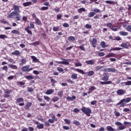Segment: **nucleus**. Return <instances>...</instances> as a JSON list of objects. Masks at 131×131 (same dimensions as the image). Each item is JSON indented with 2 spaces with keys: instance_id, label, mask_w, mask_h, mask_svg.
<instances>
[{
  "instance_id": "obj_1",
  "label": "nucleus",
  "mask_w": 131,
  "mask_h": 131,
  "mask_svg": "<svg viewBox=\"0 0 131 131\" xmlns=\"http://www.w3.org/2000/svg\"><path fill=\"white\" fill-rule=\"evenodd\" d=\"M101 80H103V81H100L99 83L102 85H104V84H111L112 83V81H108L109 80V74L108 73H104L103 74Z\"/></svg>"
},
{
  "instance_id": "obj_2",
  "label": "nucleus",
  "mask_w": 131,
  "mask_h": 131,
  "mask_svg": "<svg viewBox=\"0 0 131 131\" xmlns=\"http://www.w3.org/2000/svg\"><path fill=\"white\" fill-rule=\"evenodd\" d=\"M131 101L130 97H127L125 99H123L119 101L117 104L116 106H119V107H122L123 108L126 106V103H129Z\"/></svg>"
},
{
  "instance_id": "obj_3",
  "label": "nucleus",
  "mask_w": 131,
  "mask_h": 131,
  "mask_svg": "<svg viewBox=\"0 0 131 131\" xmlns=\"http://www.w3.org/2000/svg\"><path fill=\"white\" fill-rule=\"evenodd\" d=\"M81 111L83 113L85 114L87 116H91V114L92 113V110L90 108H89V107H86L85 106H83L81 108Z\"/></svg>"
},
{
  "instance_id": "obj_4",
  "label": "nucleus",
  "mask_w": 131,
  "mask_h": 131,
  "mask_svg": "<svg viewBox=\"0 0 131 131\" xmlns=\"http://www.w3.org/2000/svg\"><path fill=\"white\" fill-rule=\"evenodd\" d=\"M81 111L83 113L85 114L87 116H91V114L92 113V110L90 108H89V107H86L85 106H83L81 108Z\"/></svg>"
},
{
  "instance_id": "obj_5",
  "label": "nucleus",
  "mask_w": 131,
  "mask_h": 131,
  "mask_svg": "<svg viewBox=\"0 0 131 131\" xmlns=\"http://www.w3.org/2000/svg\"><path fill=\"white\" fill-rule=\"evenodd\" d=\"M31 28H34V24H33V22H31L30 23V26H28L25 28V31H26L28 34H30V35H32V31L30 30Z\"/></svg>"
},
{
  "instance_id": "obj_6",
  "label": "nucleus",
  "mask_w": 131,
  "mask_h": 131,
  "mask_svg": "<svg viewBox=\"0 0 131 131\" xmlns=\"http://www.w3.org/2000/svg\"><path fill=\"white\" fill-rule=\"evenodd\" d=\"M29 67H30V65H27L22 67L21 71H23V72H30V71H32V70H33V68H29Z\"/></svg>"
},
{
  "instance_id": "obj_7",
  "label": "nucleus",
  "mask_w": 131,
  "mask_h": 131,
  "mask_svg": "<svg viewBox=\"0 0 131 131\" xmlns=\"http://www.w3.org/2000/svg\"><path fill=\"white\" fill-rule=\"evenodd\" d=\"M11 93H12V91L8 90V89H6L4 90V98H10V97H11Z\"/></svg>"
},
{
  "instance_id": "obj_8",
  "label": "nucleus",
  "mask_w": 131,
  "mask_h": 131,
  "mask_svg": "<svg viewBox=\"0 0 131 131\" xmlns=\"http://www.w3.org/2000/svg\"><path fill=\"white\" fill-rule=\"evenodd\" d=\"M19 8H20V6H18L16 5H13V10H14V12L16 13V14H18L19 13H21Z\"/></svg>"
},
{
  "instance_id": "obj_9",
  "label": "nucleus",
  "mask_w": 131,
  "mask_h": 131,
  "mask_svg": "<svg viewBox=\"0 0 131 131\" xmlns=\"http://www.w3.org/2000/svg\"><path fill=\"white\" fill-rule=\"evenodd\" d=\"M61 60H62L63 61H56V63H58V64H64V65H69V62L67 61H68V59H65V58H61Z\"/></svg>"
},
{
  "instance_id": "obj_10",
  "label": "nucleus",
  "mask_w": 131,
  "mask_h": 131,
  "mask_svg": "<svg viewBox=\"0 0 131 131\" xmlns=\"http://www.w3.org/2000/svg\"><path fill=\"white\" fill-rule=\"evenodd\" d=\"M16 101L18 103H19V106H24V105H25V103H24V99L22 97L17 98ZM21 102H23L21 103Z\"/></svg>"
},
{
  "instance_id": "obj_11",
  "label": "nucleus",
  "mask_w": 131,
  "mask_h": 131,
  "mask_svg": "<svg viewBox=\"0 0 131 131\" xmlns=\"http://www.w3.org/2000/svg\"><path fill=\"white\" fill-rule=\"evenodd\" d=\"M98 42V40L96 38H93L91 41V46L93 48H96L97 47V43Z\"/></svg>"
},
{
  "instance_id": "obj_12",
  "label": "nucleus",
  "mask_w": 131,
  "mask_h": 131,
  "mask_svg": "<svg viewBox=\"0 0 131 131\" xmlns=\"http://www.w3.org/2000/svg\"><path fill=\"white\" fill-rule=\"evenodd\" d=\"M31 59H32V62H34V63H39V60L34 56H31Z\"/></svg>"
},
{
  "instance_id": "obj_13",
  "label": "nucleus",
  "mask_w": 131,
  "mask_h": 131,
  "mask_svg": "<svg viewBox=\"0 0 131 131\" xmlns=\"http://www.w3.org/2000/svg\"><path fill=\"white\" fill-rule=\"evenodd\" d=\"M32 106V102H28L26 105H25V109L26 110H29V108Z\"/></svg>"
},
{
  "instance_id": "obj_14",
  "label": "nucleus",
  "mask_w": 131,
  "mask_h": 131,
  "mask_svg": "<svg viewBox=\"0 0 131 131\" xmlns=\"http://www.w3.org/2000/svg\"><path fill=\"white\" fill-rule=\"evenodd\" d=\"M55 92V90L54 89H50L48 90L46 92V95H52L53 93Z\"/></svg>"
},
{
  "instance_id": "obj_15",
  "label": "nucleus",
  "mask_w": 131,
  "mask_h": 131,
  "mask_svg": "<svg viewBox=\"0 0 131 131\" xmlns=\"http://www.w3.org/2000/svg\"><path fill=\"white\" fill-rule=\"evenodd\" d=\"M35 20V24H37V25H40L41 26L42 23H41V21H40V20H39V19H38V18H34Z\"/></svg>"
},
{
  "instance_id": "obj_16",
  "label": "nucleus",
  "mask_w": 131,
  "mask_h": 131,
  "mask_svg": "<svg viewBox=\"0 0 131 131\" xmlns=\"http://www.w3.org/2000/svg\"><path fill=\"white\" fill-rule=\"evenodd\" d=\"M117 94L119 96H122L124 94V91L122 89H120L117 91Z\"/></svg>"
},
{
  "instance_id": "obj_17",
  "label": "nucleus",
  "mask_w": 131,
  "mask_h": 131,
  "mask_svg": "<svg viewBox=\"0 0 131 131\" xmlns=\"http://www.w3.org/2000/svg\"><path fill=\"white\" fill-rule=\"evenodd\" d=\"M50 81L51 82L52 86H55V84L58 82L57 80H55L54 78H51Z\"/></svg>"
},
{
  "instance_id": "obj_18",
  "label": "nucleus",
  "mask_w": 131,
  "mask_h": 131,
  "mask_svg": "<svg viewBox=\"0 0 131 131\" xmlns=\"http://www.w3.org/2000/svg\"><path fill=\"white\" fill-rule=\"evenodd\" d=\"M85 63L88 64V65H94V64H95V61L93 60H86L85 61Z\"/></svg>"
},
{
  "instance_id": "obj_19",
  "label": "nucleus",
  "mask_w": 131,
  "mask_h": 131,
  "mask_svg": "<svg viewBox=\"0 0 131 131\" xmlns=\"http://www.w3.org/2000/svg\"><path fill=\"white\" fill-rule=\"evenodd\" d=\"M8 66H9L10 68H11V69H14V70L18 69V67H17V66L16 65L9 64H8Z\"/></svg>"
},
{
  "instance_id": "obj_20",
  "label": "nucleus",
  "mask_w": 131,
  "mask_h": 131,
  "mask_svg": "<svg viewBox=\"0 0 131 131\" xmlns=\"http://www.w3.org/2000/svg\"><path fill=\"white\" fill-rule=\"evenodd\" d=\"M75 99H76V96H72V97L70 96L67 97V100H68L69 101H73V100H75Z\"/></svg>"
},
{
  "instance_id": "obj_21",
  "label": "nucleus",
  "mask_w": 131,
  "mask_h": 131,
  "mask_svg": "<svg viewBox=\"0 0 131 131\" xmlns=\"http://www.w3.org/2000/svg\"><path fill=\"white\" fill-rule=\"evenodd\" d=\"M119 34L122 36H126V35H128V33L124 31H120L119 32Z\"/></svg>"
},
{
  "instance_id": "obj_22",
  "label": "nucleus",
  "mask_w": 131,
  "mask_h": 131,
  "mask_svg": "<svg viewBox=\"0 0 131 131\" xmlns=\"http://www.w3.org/2000/svg\"><path fill=\"white\" fill-rule=\"evenodd\" d=\"M68 40L69 41H74L75 40V37H74L73 36H70L68 38Z\"/></svg>"
},
{
  "instance_id": "obj_23",
  "label": "nucleus",
  "mask_w": 131,
  "mask_h": 131,
  "mask_svg": "<svg viewBox=\"0 0 131 131\" xmlns=\"http://www.w3.org/2000/svg\"><path fill=\"white\" fill-rule=\"evenodd\" d=\"M76 71L79 73H81V74H86V73H85V72L83 71V70L81 69H76Z\"/></svg>"
},
{
  "instance_id": "obj_24",
  "label": "nucleus",
  "mask_w": 131,
  "mask_h": 131,
  "mask_svg": "<svg viewBox=\"0 0 131 131\" xmlns=\"http://www.w3.org/2000/svg\"><path fill=\"white\" fill-rule=\"evenodd\" d=\"M120 46L124 49H128V47H129L126 43H122L121 44Z\"/></svg>"
},
{
  "instance_id": "obj_25",
  "label": "nucleus",
  "mask_w": 131,
  "mask_h": 131,
  "mask_svg": "<svg viewBox=\"0 0 131 131\" xmlns=\"http://www.w3.org/2000/svg\"><path fill=\"white\" fill-rule=\"evenodd\" d=\"M15 14H16V12L12 11L11 13L8 14V15L7 16V18H8L9 19L11 18H13V16H14V15H15Z\"/></svg>"
},
{
  "instance_id": "obj_26",
  "label": "nucleus",
  "mask_w": 131,
  "mask_h": 131,
  "mask_svg": "<svg viewBox=\"0 0 131 131\" xmlns=\"http://www.w3.org/2000/svg\"><path fill=\"white\" fill-rule=\"evenodd\" d=\"M106 130L107 131H115V129L112 127L111 126H106Z\"/></svg>"
},
{
  "instance_id": "obj_27",
  "label": "nucleus",
  "mask_w": 131,
  "mask_h": 131,
  "mask_svg": "<svg viewBox=\"0 0 131 131\" xmlns=\"http://www.w3.org/2000/svg\"><path fill=\"white\" fill-rule=\"evenodd\" d=\"M77 74L73 73L71 76V78L72 79H75V80L77 79Z\"/></svg>"
},
{
  "instance_id": "obj_28",
  "label": "nucleus",
  "mask_w": 131,
  "mask_h": 131,
  "mask_svg": "<svg viewBox=\"0 0 131 131\" xmlns=\"http://www.w3.org/2000/svg\"><path fill=\"white\" fill-rule=\"evenodd\" d=\"M30 5H32V2H26L23 4L24 7H29Z\"/></svg>"
},
{
  "instance_id": "obj_29",
  "label": "nucleus",
  "mask_w": 131,
  "mask_h": 131,
  "mask_svg": "<svg viewBox=\"0 0 131 131\" xmlns=\"http://www.w3.org/2000/svg\"><path fill=\"white\" fill-rule=\"evenodd\" d=\"M73 124H75V125H76L77 126H79V125H80V123L79 121L76 120H75L74 121H73Z\"/></svg>"
},
{
  "instance_id": "obj_30",
  "label": "nucleus",
  "mask_w": 131,
  "mask_h": 131,
  "mask_svg": "<svg viewBox=\"0 0 131 131\" xmlns=\"http://www.w3.org/2000/svg\"><path fill=\"white\" fill-rule=\"evenodd\" d=\"M87 73L88 76H93V75L95 74V72H94V71H90L89 72H88Z\"/></svg>"
},
{
  "instance_id": "obj_31",
  "label": "nucleus",
  "mask_w": 131,
  "mask_h": 131,
  "mask_svg": "<svg viewBox=\"0 0 131 131\" xmlns=\"http://www.w3.org/2000/svg\"><path fill=\"white\" fill-rule=\"evenodd\" d=\"M97 88L95 86H91L90 88L89 89V92H88V94H91L92 92L95 91V90H96Z\"/></svg>"
},
{
  "instance_id": "obj_32",
  "label": "nucleus",
  "mask_w": 131,
  "mask_h": 131,
  "mask_svg": "<svg viewBox=\"0 0 131 131\" xmlns=\"http://www.w3.org/2000/svg\"><path fill=\"white\" fill-rule=\"evenodd\" d=\"M25 78H26V79H28V80H31L32 79H34V77L31 75H28V76H25Z\"/></svg>"
},
{
  "instance_id": "obj_33",
  "label": "nucleus",
  "mask_w": 131,
  "mask_h": 131,
  "mask_svg": "<svg viewBox=\"0 0 131 131\" xmlns=\"http://www.w3.org/2000/svg\"><path fill=\"white\" fill-rule=\"evenodd\" d=\"M107 71V72H116V69L115 68H108Z\"/></svg>"
},
{
  "instance_id": "obj_34",
  "label": "nucleus",
  "mask_w": 131,
  "mask_h": 131,
  "mask_svg": "<svg viewBox=\"0 0 131 131\" xmlns=\"http://www.w3.org/2000/svg\"><path fill=\"white\" fill-rule=\"evenodd\" d=\"M12 55H15V56H19L20 55V51L18 50H15L14 52L12 53Z\"/></svg>"
},
{
  "instance_id": "obj_35",
  "label": "nucleus",
  "mask_w": 131,
  "mask_h": 131,
  "mask_svg": "<svg viewBox=\"0 0 131 131\" xmlns=\"http://www.w3.org/2000/svg\"><path fill=\"white\" fill-rule=\"evenodd\" d=\"M15 15H16V17L15 18V19H16V21H20V20H21V16L20 15V14L16 13Z\"/></svg>"
},
{
  "instance_id": "obj_36",
  "label": "nucleus",
  "mask_w": 131,
  "mask_h": 131,
  "mask_svg": "<svg viewBox=\"0 0 131 131\" xmlns=\"http://www.w3.org/2000/svg\"><path fill=\"white\" fill-rule=\"evenodd\" d=\"M78 12L79 13V14H81L82 12H85V8H81L79 9H78Z\"/></svg>"
},
{
  "instance_id": "obj_37",
  "label": "nucleus",
  "mask_w": 131,
  "mask_h": 131,
  "mask_svg": "<svg viewBox=\"0 0 131 131\" xmlns=\"http://www.w3.org/2000/svg\"><path fill=\"white\" fill-rule=\"evenodd\" d=\"M95 15H96V13L91 12L89 13L88 17L89 18H92V17H94V16H95Z\"/></svg>"
},
{
  "instance_id": "obj_38",
  "label": "nucleus",
  "mask_w": 131,
  "mask_h": 131,
  "mask_svg": "<svg viewBox=\"0 0 131 131\" xmlns=\"http://www.w3.org/2000/svg\"><path fill=\"white\" fill-rule=\"evenodd\" d=\"M100 46L101 48H102L103 49H105V48L106 47V42H105V41H101L100 42Z\"/></svg>"
},
{
  "instance_id": "obj_39",
  "label": "nucleus",
  "mask_w": 131,
  "mask_h": 131,
  "mask_svg": "<svg viewBox=\"0 0 131 131\" xmlns=\"http://www.w3.org/2000/svg\"><path fill=\"white\" fill-rule=\"evenodd\" d=\"M32 45L34 47H35V46H39V45H40V41H37L34 42L32 43Z\"/></svg>"
},
{
  "instance_id": "obj_40",
  "label": "nucleus",
  "mask_w": 131,
  "mask_h": 131,
  "mask_svg": "<svg viewBox=\"0 0 131 131\" xmlns=\"http://www.w3.org/2000/svg\"><path fill=\"white\" fill-rule=\"evenodd\" d=\"M63 91H58L57 95L59 97V98L61 99L62 97H63Z\"/></svg>"
},
{
  "instance_id": "obj_41",
  "label": "nucleus",
  "mask_w": 131,
  "mask_h": 131,
  "mask_svg": "<svg viewBox=\"0 0 131 131\" xmlns=\"http://www.w3.org/2000/svg\"><path fill=\"white\" fill-rule=\"evenodd\" d=\"M11 33H13V34H19L20 32L17 30H13L11 31Z\"/></svg>"
},
{
  "instance_id": "obj_42",
  "label": "nucleus",
  "mask_w": 131,
  "mask_h": 131,
  "mask_svg": "<svg viewBox=\"0 0 131 131\" xmlns=\"http://www.w3.org/2000/svg\"><path fill=\"white\" fill-rule=\"evenodd\" d=\"M20 62L21 63H20V65H23L24 64H25V63H26L27 61H26V59L25 58H23L20 60Z\"/></svg>"
},
{
  "instance_id": "obj_43",
  "label": "nucleus",
  "mask_w": 131,
  "mask_h": 131,
  "mask_svg": "<svg viewBox=\"0 0 131 131\" xmlns=\"http://www.w3.org/2000/svg\"><path fill=\"white\" fill-rule=\"evenodd\" d=\"M37 127L38 128V129H42V128L44 127L43 124L37 125Z\"/></svg>"
},
{
  "instance_id": "obj_44",
  "label": "nucleus",
  "mask_w": 131,
  "mask_h": 131,
  "mask_svg": "<svg viewBox=\"0 0 131 131\" xmlns=\"http://www.w3.org/2000/svg\"><path fill=\"white\" fill-rule=\"evenodd\" d=\"M83 46H84V45H83L82 46H78L77 47V48H79V49L80 50H81V51H83V52H85V48L83 47Z\"/></svg>"
},
{
  "instance_id": "obj_45",
  "label": "nucleus",
  "mask_w": 131,
  "mask_h": 131,
  "mask_svg": "<svg viewBox=\"0 0 131 131\" xmlns=\"http://www.w3.org/2000/svg\"><path fill=\"white\" fill-rule=\"evenodd\" d=\"M106 4H109L110 5H114L115 2L112 1H105Z\"/></svg>"
},
{
  "instance_id": "obj_46",
  "label": "nucleus",
  "mask_w": 131,
  "mask_h": 131,
  "mask_svg": "<svg viewBox=\"0 0 131 131\" xmlns=\"http://www.w3.org/2000/svg\"><path fill=\"white\" fill-rule=\"evenodd\" d=\"M40 10H41V11H46L47 10H49V7H42L40 8Z\"/></svg>"
},
{
  "instance_id": "obj_47",
  "label": "nucleus",
  "mask_w": 131,
  "mask_h": 131,
  "mask_svg": "<svg viewBox=\"0 0 131 131\" xmlns=\"http://www.w3.org/2000/svg\"><path fill=\"white\" fill-rule=\"evenodd\" d=\"M125 128H126V127L123 125H122L121 126L119 127V129L120 130H123V129H125Z\"/></svg>"
},
{
  "instance_id": "obj_48",
  "label": "nucleus",
  "mask_w": 131,
  "mask_h": 131,
  "mask_svg": "<svg viewBox=\"0 0 131 131\" xmlns=\"http://www.w3.org/2000/svg\"><path fill=\"white\" fill-rule=\"evenodd\" d=\"M0 38L1 39H4V38H8V36L4 34L0 35Z\"/></svg>"
},
{
  "instance_id": "obj_49",
  "label": "nucleus",
  "mask_w": 131,
  "mask_h": 131,
  "mask_svg": "<svg viewBox=\"0 0 131 131\" xmlns=\"http://www.w3.org/2000/svg\"><path fill=\"white\" fill-rule=\"evenodd\" d=\"M59 97H55L53 98H52L53 102H57V101H59Z\"/></svg>"
},
{
  "instance_id": "obj_50",
  "label": "nucleus",
  "mask_w": 131,
  "mask_h": 131,
  "mask_svg": "<svg viewBox=\"0 0 131 131\" xmlns=\"http://www.w3.org/2000/svg\"><path fill=\"white\" fill-rule=\"evenodd\" d=\"M113 56H115V54H114V53H111L109 54H107L106 56V58H110V57H113Z\"/></svg>"
},
{
  "instance_id": "obj_51",
  "label": "nucleus",
  "mask_w": 131,
  "mask_h": 131,
  "mask_svg": "<svg viewBox=\"0 0 131 131\" xmlns=\"http://www.w3.org/2000/svg\"><path fill=\"white\" fill-rule=\"evenodd\" d=\"M43 98L45 100H46V101H47V102H50V100H51V98L47 96H44Z\"/></svg>"
},
{
  "instance_id": "obj_52",
  "label": "nucleus",
  "mask_w": 131,
  "mask_h": 131,
  "mask_svg": "<svg viewBox=\"0 0 131 131\" xmlns=\"http://www.w3.org/2000/svg\"><path fill=\"white\" fill-rule=\"evenodd\" d=\"M2 70H4V71H6V72H7V71H8V66H4L3 68H2Z\"/></svg>"
},
{
  "instance_id": "obj_53",
  "label": "nucleus",
  "mask_w": 131,
  "mask_h": 131,
  "mask_svg": "<svg viewBox=\"0 0 131 131\" xmlns=\"http://www.w3.org/2000/svg\"><path fill=\"white\" fill-rule=\"evenodd\" d=\"M64 122L67 123V124H70L71 123V121L70 120L67 119H64Z\"/></svg>"
},
{
  "instance_id": "obj_54",
  "label": "nucleus",
  "mask_w": 131,
  "mask_h": 131,
  "mask_svg": "<svg viewBox=\"0 0 131 131\" xmlns=\"http://www.w3.org/2000/svg\"><path fill=\"white\" fill-rule=\"evenodd\" d=\"M45 126H51V124H50V122L48 121H45Z\"/></svg>"
},
{
  "instance_id": "obj_55",
  "label": "nucleus",
  "mask_w": 131,
  "mask_h": 131,
  "mask_svg": "<svg viewBox=\"0 0 131 131\" xmlns=\"http://www.w3.org/2000/svg\"><path fill=\"white\" fill-rule=\"evenodd\" d=\"M85 27L86 28V29H91V28H92V25L86 24Z\"/></svg>"
},
{
  "instance_id": "obj_56",
  "label": "nucleus",
  "mask_w": 131,
  "mask_h": 131,
  "mask_svg": "<svg viewBox=\"0 0 131 131\" xmlns=\"http://www.w3.org/2000/svg\"><path fill=\"white\" fill-rule=\"evenodd\" d=\"M27 91L29 93H32L33 92V88L29 87L28 88Z\"/></svg>"
},
{
  "instance_id": "obj_57",
  "label": "nucleus",
  "mask_w": 131,
  "mask_h": 131,
  "mask_svg": "<svg viewBox=\"0 0 131 131\" xmlns=\"http://www.w3.org/2000/svg\"><path fill=\"white\" fill-rule=\"evenodd\" d=\"M98 56L99 57H103V56H105V53H104V52H99L98 53Z\"/></svg>"
},
{
  "instance_id": "obj_58",
  "label": "nucleus",
  "mask_w": 131,
  "mask_h": 131,
  "mask_svg": "<svg viewBox=\"0 0 131 131\" xmlns=\"http://www.w3.org/2000/svg\"><path fill=\"white\" fill-rule=\"evenodd\" d=\"M125 85H131V81H127V82H124Z\"/></svg>"
},
{
  "instance_id": "obj_59",
  "label": "nucleus",
  "mask_w": 131,
  "mask_h": 131,
  "mask_svg": "<svg viewBox=\"0 0 131 131\" xmlns=\"http://www.w3.org/2000/svg\"><path fill=\"white\" fill-rule=\"evenodd\" d=\"M56 17H57V20H60V19H61V18H62V14H58L56 15Z\"/></svg>"
},
{
  "instance_id": "obj_60",
  "label": "nucleus",
  "mask_w": 131,
  "mask_h": 131,
  "mask_svg": "<svg viewBox=\"0 0 131 131\" xmlns=\"http://www.w3.org/2000/svg\"><path fill=\"white\" fill-rule=\"evenodd\" d=\"M94 12H95V13H101V10L98 8H95L94 9Z\"/></svg>"
},
{
  "instance_id": "obj_61",
  "label": "nucleus",
  "mask_w": 131,
  "mask_h": 131,
  "mask_svg": "<svg viewBox=\"0 0 131 131\" xmlns=\"http://www.w3.org/2000/svg\"><path fill=\"white\" fill-rule=\"evenodd\" d=\"M53 30V31H59V27H54Z\"/></svg>"
},
{
  "instance_id": "obj_62",
  "label": "nucleus",
  "mask_w": 131,
  "mask_h": 131,
  "mask_svg": "<svg viewBox=\"0 0 131 131\" xmlns=\"http://www.w3.org/2000/svg\"><path fill=\"white\" fill-rule=\"evenodd\" d=\"M57 69L59 72H63V71H64V70L62 68L58 67Z\"/></svg>"
},
{
  "instance_id": "obj_63",
  "label": "nucleus",
  "mask_w": 131,
  "mask_h": 131,
  "mask_svg": "<svg viewBox=\"0 0 131 131\" xmlns=\"http://www.w3.org/2000/svg\"><path fill=\"white\" fill-rule=\"evenodd\" d=\"M118 40L119 41V40H121V38L119 36H115V40Z\"/></svg>"
},
{
  "instance_id": "obj_64",
  "label": "nucleus",
  "mask_w": 131,
  "mask_h": 131,
  "mask_svg": "<svg viewBox=\"0 0 131 131\" xmlns=\"http://www.w3.org/2000/svg\"><path fill=\"white\" fill-rule=\"evenodd\" d=\"M127 31H128L129 32H131V26L130 25H128L127 27Z\"/></svg>"
}]
</instances>
